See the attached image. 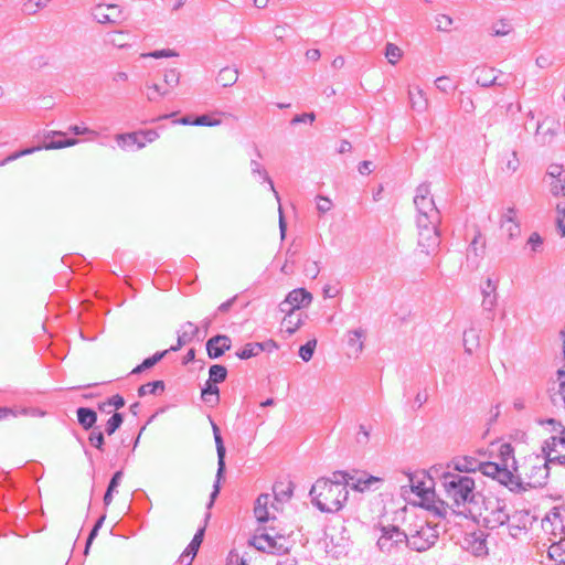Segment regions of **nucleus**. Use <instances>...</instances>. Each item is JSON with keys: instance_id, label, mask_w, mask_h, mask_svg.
Listing matches in <instances>:
<instances>
[{"instance_id": "obj_45", "label": "nucleus", "mask_w": 565, "mask_h": 565, "mask_svg": "<svg viewBox=\"0 0 565 565\" xmlns=\"http://www.w3.org/2000/svg\"><path fill=\"white\" fill-rule=\"evenodd\" d=\"M403 52L402 50L395 45L394 43H387L385 46V57L387 58L388 63L392 65H395L398 60L402 57Z\"/></svg>"}, {"instance_id": "obj_35", "label": "nucleus", "mask_w": 565, "mask_h": 565, "mask_svg": "<svg viewBox=\"0 0 565 565\" xmlns=\"http://www.w3.org/2000/svg\"><path fill=\"white\" fill-rule=\"evenodd\" d=\"M547 554L554 562L565 565V539L553 543L548 547Z\"/></svg>"}, {"instance_id": "obj_17", "label": "nucleus", "mask_w": 565, "mask_h": 565, "mask_svg": "<svg viewBox=\"0 0 565 565\" xmlns=\"http://www.w3.org/2000/svg\"><path fill=\"white\" fill-rule=\"evenodd\" d=\"M419 505L440 519H446L448 510L452 509L446 501L437 498L435 492H426L425 501H419Z\"/></svg>"}, {"instance_id": "obj_39", "label": "nucleus", "mask_w": 565, "mask_h": 565, "mask_svg": "<svg viewBox=\"0 0 565 565\" xmlns=\"http://www.w3.org/2000/svg\"><path fill=\"white\" fill-rule=\"evenodd\" d=\"M352 472L338 470L332 472V476L330 478H324L326 481H329L330 484H337L342 486L348 489L350 487Z\"/></svg>"}, {"instance_id": "obj_43", "label": "nucleus", "mask_w": 565, "mask_h": 565, "mask_svg": "<svg viewBox=\"0 0 565 565\" xmlns=\"http://www.w3.org/2000/svg\"><path fill=\"white\" fill-rule=\"evenodd\" d=\"M499 455L503 462V466H509V460L511 459L512 460L511 467H518L516 460L514 458V448L512 447L511 444H508V443L502 444L499 449Z\"/></svg>"}, {"instance_id": "obj_60", "label": "nucleus", "mask_w": 565, "mask_h": 565, "mask_svg": "<svg viewBox=\"0 0 565 565\" xmlns=\"http://www.w3.org/2000/svg\"><path fill=\"white\" fill-rule=\"evenodd\" d=\"M316 119V115L315 113H303V114H300V115H296L290 124L291 125H297V124H301V122H313Z\"/></svg>"}, {"instance_id": "obj_19", "label": "nucleus", "mask_w": 565, "mask_h": 565, "mask_svg": "<svg viewBox=\"0 0 565 565\" xmlns=\"http://www.w3.org/2000/svg\"><path fill=\"white\" fill-rule=\"evenodd\" d=\"M495 70L493 67L487 66H477L473 70V76L476 78V83L481 87H490L493 85L504 86L505 84L502 82H498L497 75H494Z\"/></svg>"}, {"instance_id": "obj_54", "label": "nucleus", "mask_w": 565, "mask_h": 565, "mask_svg": "<svg viewBox=\"0 0 565 565\" xmlns=\"http://www.w3.org/2000/svg\"><path fill=\"white\" fill-rule=\"evenodd\" d=\"M163 81L166 85L175 87L180 82V73L175 68L169 70L164 73Z\"/></svg>"}, {"instance_id": "obj_63", "label": "nucleus", "mask_w": 565, "mask_h": 565, "mask_svg": "<svg viewBox=\"0 0 565 565\" xmlns=\"http://www.w3.org/2000/svg\"><path fill=\"white\" fill-rule=\"evenodd\" d=\"M551 192L553 195H565V183L563 182V179H556L551 183Z\"/></svg>"}, {"instance_id": "obj_51", "label": "nucleus", "mask_w": 565, "mask_h": 565, "mask_svg": "<svg viewBox=\"0 0 565 565\" xmlns=\"http://www.w3.org/2000/svg\"><path fill=\"white\" fill-rule=\"evenodd\" d=\"M371 436V427H367L363 424L359 426V430L355 436V441L361 446H366L370 441Z\"/></svg>"}, {"instance_id": "obj_23", "label": "nucleus", "mask_w": 565, "mask_h": 565, "mask_svg": "<svg viewBox=\"0 0 565 565\" xmlns=\"http://www.w3.org/2000/svg\"><path fill=\"white\" fill-rule=\"evenodd\" d=\"M307 317L301 312L285 313L281 321V327L288 335L294 334L303 323V318Z\"/></svg>"}, {"instance_id": "obj_57", "label": "nucleus", "mask_w": 565, "mask_h": 565, "mask_svg": "<svg viewBox=\"0 0 565 565\" xmlns=\"http://www.w3.org/2000/svg\"><path fill=\"white\" fill-rule=\"evenodd\" d=\"M452 22V19L447 14H439L436 17L437 30L439 31H449Z\"/></svg>"}, {"instance_id": "obj_40", "label": "nucleus", "mask_w": 565, "mask_h": 565, "mask_svg": "<svg viewBox=\"0 0 565 565\" xmlns=\"http://www.w3.org/2000/svg\"><path fill=\"white\" fill-rule=\"evenodd\" d=\"M227 376V370L225 366L221 364H213L210 366L209 370V381L213 382L214 384L222 383L226 380Z\"/></svg>"}, {"instance_id": "obj_56", "label": "nucleus", "mask_w": 565, "mask_h": 565, "mask_svg": "<svg viewBox=\"0 0 565 565\" xmlns=\"http://www.w3.org/2000/svg\"><path fill=\"white\" fill-rule=\"evenodd\" d=\"M41 150V147H31V148H25V149H22L20 151H15L13 153H11L10 156H8L6 158V161L9 163V162H12L21 157H24V156H28V154H31V153H34L36 151H40Z\"/></svg>"}, {"instance_id": "obj_38", "label": "nucleus", "mask_w": 565, "mask_h": 565, "mask_svg": "<svg viewBox=\"0 0 565 565\" xmlns=\"http://www.w3.org/2000/svg\"><path fill=\"white\" fill-rule=\"evenodd\" d=\"M262 351H264L263 343H247L241 351L236 352V356L241 360H247L258 355Z\"/></svg>"}, {"instance_id": "obj_18", "label": "nucleus", "mask_w": 565, "mask_h": 565, "mask_svg": "<svg viewBox=\"0 0 565 565\" xmlns=\"http://www.w3.org/2000/svg\"><path fill=\"white\" fill-rule=\"evenodd\" d=\"M232 341L225 334H217L206 341V352L210 359H218L231 349Z\"/></svg>"}, {"instance_id": "obj_48", "label": "nucleus", "mask_w": 565, "mask_h": 565, "mask_svg": "<svg viewBox=\"0 0 565 565\" xmlns=\"http://www.w3.org/2000/svg\"><path fill=\"white\" fill-rule=\"evenodd\" d=\"M89 444L98 450H104L105 438L104 434L98 428H92L88 436Z\"/></svg>"}, {"instance_id": "obj_52", "label": "nucleus", "mask_w": 565, "mask_h": 565, "mask_svg": "<svg viewBox=\"0 0 565 565\" xmlns=\"http://www.w3.org/2000/svg\"><path fill=\"white\" fill-rule=\"evenodd\" d=\"M125 33L122 31L111 32L107 34V42L117 47H125L127 42L125 40Z\"/></svg>"}, {"instance_id": "obj_42", "label": "nucleus", "mask_w": 565, "mask_h": 565, "mask_svg": "<svg viewBox=\"0 0 565 565\" xmlns=\"http://www.w3.org/2000/svg\"><path fill=\"white\" fill-rule=\"evenodd\" d=\"M77 142H78L77 139H74V138H64V139L51 140L49 142H44L40 147H41V150L42 149H46V150L63 149L66 147H72V146L76 145Z\"/></svg>"}, {"instance_id": "obj_15", "label": "nucleus", "mask_w": 565, "mask_h": 565, "mask_svg": "<svg viewBox=\"0 0 565 565\" xmlns=\"http://www.w3.org/2000/svg\"><path fill=\"white\" fill-rule=\"evenodd\" d=\"M481 238V233L477 232L469 247L467 248V266L471 270H475L479 267L480 260L483 258L484 255L486 243L480 242Z\"/></svg>"}, {"instance_id": "obj_28", "label": "nucleus", "mask_w": 565, "mask_h": 565, "mask_svg": "<svg viewBox=\"0 0 565 565\" xmlns=\"http://www.w3.org/2000/svg\"><path fill=\"white\" fill-rule=\"evenodd\" d=\"M116 140L121 149H127L132 145H136L138 149H142L146 146V141L139 140V132L119 134L116 136Z\"/></svg>"}, {"instance_id": "obj_7", "label": "nucleus", "mask_w": 565, "mask_h": 565, "mask_svg": "<svg viewBox=\"0 0 565 565\" xmlns=\"http://www.w3.org/2000/svg\"><path fill=\"white\" fill-rule=\"evenodd\" d=\"M250 544L258 551L282 555L288 553V541L284 535H271L269 533H260L253 536Z\"/></svg>"}, {"instance_id": "obj_64", "label": "nucleus", "mask_w": 565, "mask_h": 565, "mask_svg": "<svg viewBox=\"0 0 565 565\" xmlns=\"http://www.w3.org/2000/svg\"><path fill=\"white\" fill-rule=\"evenodd\" d=\"M436 87L444 93L450 89V78L448 76H439L435 81Z\"/></svg>"}, {"instance_id": "obj_24", "label": "nucleus", "mask_w": 565, "mask_h": 565, "mask_svg": "<svg viewBox=\"0 0 565 565\" xmlns=\"http://www.w3.org/2000/svg\"><path fill=\"white\" fill-rule=\"evenodd\" d=\"M365 330L362 328H358L355 330H350L348 332V345L353 351L355 356H358L360 353H362L364 349V338H365Z\"/></svg>"}, {"instance_id": "obj_26", "label": "nucleus", "mask_w": 565, "mask_h": 565, "mask_svg": "<svg viewBox=\"0 0 565 565\" xmlns=\"http://www.w3.org/2000/svg\"><path fill=\"white\" fill-rule=\"evenodd\" d=\"M409 103L414 110L424 113L428 107V99L426 98L424 90L419 87L409 89L408 92Z\"/></svg>"}, {"instance_id": "obj_58", "label": "nucleus", "mask_w": 565, "mask_h": 565, "mask_svg": "<svg viewBox=\"0 0 565 565\" xmlns=\"http://www.w3.org/2000/svg\"><path fill=\"white\" fill-rule=\"evenodd\" d=\"M167 353H168V351H160V352H156L152 356L145 359L142 361L143 367H146L147 370L151 369L159 361H161L166 356Z\"/></svg>"}, {"instance_id": "obj_25", "label": "nucleus", "mask_w": 565, "mask_h": 565, "mask_svg": "<svg viewBox=\"0 0 565 565\" xmlns=\"http://www.w3.org/2000/svg\"><path fill=\"white\" fill-rule=\"evenodd\" d=\"M77 422L85 430L94 428L97 422V413L89 407H79L76 411Z\"/></svg>"}, {"instance_id": "obj_32", "label": "nucleus", "mask_w": 565, "mask_h": 565, "mask_svg": "<svg viewBox=\"0 0 565 565\" xmlns=\"http://www.w3.org/2000/svg\"><path fill=\"white\" fill-rule=\"evenodd\" d=\"M250 170L254 175H256V174L259 175L265 182L268 183L270 191H273L275 198L277 199V201H279L280 200L279 194L276 191L274 182L270 179V177L268 175L267 171L264 169V167L257 160H252L250 161Z\"/></svg>"}, {"instance_id": "obj_36", "label": "nucleus", "mask_w": 565, "mask_h": 565, "mask_svg": "<svg viewBox=\"0 0 565 565\" xmlns=\"http://www.w3.org/2000/svg\"><path fill=\"white\" fill-rule=\"evenodd\" d=\"M166 384L163 381L158 380L153 382L146 383L138 388V396L143 397L147 394L158 395L164 391Z\"/></svg>"}, {"instance_id": "obj_55", "label": "nucleus", "mask_w": 565, "mask_h": 565, "mask_svg": "<svg viewBox=\"0 0 565 565\" xmlns=\"http://www.w3.org/2000/svg\"><path fill=\"white\" fill-rule=\"evenodd\" d=\"M218 125H221V120L220 119H212L211 116H209V115L198 116L193 120V126H209V127H213V126H218Z\"/></svg>"}, {"instance_id": "obj_6", "label": "nucleus", "mask_w": 565, "mask_h": 565, "mask_svg": "<svg viewBox=\"0 0 565 565\" xmlns=\"http://www.w3.org/2000/svg\"><path fill=\"white\" fill-rule=\"evenodd\" d=\"M546 423L552 425L555 431L559 428V435L552 436L545 440L542 448L543 452L545 454L544 460L550 467L551 465H559L565 467V427H563L561 423L553 418L547 419Z\"/></svg>"}, {"instance_id": "obj_29", "label": "nucleus", "mask_w": 565, "mask_h": 565, "mask_svg": "<svg viewBox=\"0 0 565 565\" xmlns=\"http://www.w3.org/2000/svg\"><path fill=\"white\" fill-rule=\"evenodd\" d=\"M238 79V71L236 68L223 67L216 77V82L223 87L233 86Z\"/></svg>"}, {"instance_id": "obj_10", "label": "nucleus", "mask_w": 565, "mask_h": 565, "mask_svg": "<svg viewBox=\"0 0 565 565\" xmlns=\"http://www.w3.org/2000/svg\"><path fill=\"white\" fill-rule=\"evenodd\" d=\"M535 518L529 511L519 510L510 514V520L507 522L509 534L518 539L522 533H526L532 526Z\"/></svg>"}, {"instance_id": "obj_50", "label": "nucleus", "mask_w": 565, "mask_h": 565, "mask_svg": "<svg viewBox=\"0 0 565 565\" xmlns=\"http://www.w3.org/2000/svg\"><path fill=\"white\" fill-rule=\"evenodd\" d=\"M146 88L148 89L147 98L150 102H156L158 99V96H167L168 90H162V88L158 84H146Z\"/></svg>"}, {"instance_id": "obj_8", "label": "nucleus", "mask_w": 565, "mask_h": 565, "mask_svg": "<svg viewBox=\"0 0 565 565\" xmlns=\"http://www.w3.org/2000/svg\"><path fill=\"white\" fill-rule=\"evenodd\" d=\"M403 544L408 547L406 530H401L396 525L381 526L377 546L382 552L391 553L394 547H399Z\"/></svg>"}, {"instance_id": "obj_9", "label": "nucleus", "mask_w": 565, "mask_h": 565, "mask_svg": "<svg viewBox=\"0 0 565 565\" xmlns=\"http://www.w3.org/2000/svg\"><path fill=\"white\" fill-rule=\"evenodd\" d=\"M312 301V295L305 288L291 290L279 303V310L282 313L298 312L299 309L308 307Z\"/></svg>"}, {"instance_id": "obj_2", "label": "nucleus", "mask_w": 565, "mask_h": 565, "mask_svg": "<svg viewBox=\"0 0 565 565\" xmlns=\"http://www.w3.org/2000/svg\"><path fill=\"white\" fill-rule=\"evenodd\" d=\"M440 483L454 511L458 509L462 513L468 505L477 503L476 482L470 476L447 471L441 475Z\"/></svg>"}, {"instance_id": "obj_12", "label": "nucleus", "mask_w": 565, "mask_h": 565, "mask_svg": "<svg viewBox=\"0 0 565 565\" xmlns=\"http://www.w3.org/2000/svg\"><path fill=\"white\" fill-rule=\"evenodd\" d=\"M350 488L358 492L375 491L380 488L383 479L371 476L366 471H352Z\"/></svg>"}, {"instance_id": "obj_21", "label": "nucleus", "mask_w": 565, "mask_h": 565, "mask_svg": "<svg viewBox=\"0 0 565 565\" xmlns=\"http://www.w3.org/2000/svg\"><path fill=\"white\" fill-rule=\"evenodd\" d=\"M204 532H205V525L200 527L196 531V533L194 534L192 541L190 542V544L186 546V548L184 550V552L180 556V562L181 563H183L185 561V557H189V562L186 563V565H191L192 564V561L195 557V555H196V553H198V551L200 548V545L203 542Z\"/></svg>"}, {"instance_id": "obj_49", "label": "nucleus", "mask_w": 565, "mask_h": 565, "mask_svg": "<svg viewBox=\"0 0 565 565\" xmlns=\"http://www.w3.org/2000/svg\"><path fill=\"white\" fill-rule=\"evenodd\" d=\"M316 345H317V340L316 339L309 340L306 344L300 347V349H299V356L305 362L310 361L312 355H313Z\"/></svg>"}, {"instance_id": "obj_16", "label": "nucleus", "mask_w": 565, "mask_h": 565, "mask_svg": "<svg viewBox=\"0 0 565 565\" xmlns=\"http://www.w3.org/2000/svg\"><path fill=\"white\" fill-rule=\"evenodd\" d=\"M486 524L490 529H495L507 524L510 520V513L507 511V505L500 500H495L494 507L489 514L483 518Z\"/></svg>"}, {"instance_id": "obj_22", "label": "nucleus", "mask_w": 565, "mask_h": 565, "mask_svg": "<svg viewBox=\"0 0 565 565\" xmlns=\"http://www.w3.org/2000/svg\"><path fill=\"white\" fill-rule=\"evenodd\" d=\"M480 465L481 462L471 456L459 457L452 460L454 470L460 475L461 472H475L480 469Z\"/></svg>"}, {"instance_id": "obj_33", "label": "nucleus", "mask_w": 565, "mask_h": 565, "mask_svg": "<svg viewBox=\"0 0 565 565\" xmlns=\"http://www.w3.org/2000/svg\"><path fill=\"white\" fill-rule=\"evenodd\" d=\"M547 120L540 122L536 128V138L540 142L550 143L556 134L554 125L546 126Z\"/></svg>"}, {"instance_id": "obj_61", "label": "nucleus", "mask_w": 565, "mask_h": 565, "mask_svg": "<svg viewBox=\"0 0 565 565\" xmlns=\"http://www.w3.org/2000/svg\"><path fill=\"white\" fill-rule=\"evenodd\" d=\"M177 55H178V53L170 49L157 50V51H153V52L147 54V56H150L153 58L172 57V56H177Z\"/></svg>"}, {"instance_id": "obj_4", "label": "nucleus", "mask_w": 565, "mask_h": 565, "mask_svg": "<svg viewBox=\"0 0 565 565\" xmlns=\"http://www.w3.org/2000/svg\"><path fill=\"white\" fill-rule=\"evenodd\" d=\"M550 469L547 462L540 456L526 458L519 467L523 492L531 488L545 486L550 476Z\"/></svg>"}, {"instance_id": "obj_1", "label": "nucleus", "mask_w": 565, "mask_h": 565, "mask_svg": "<svg viewBox=\"0 0 565 565\" xmlns=\"http://www.w3.org/2000/svg\"><path fill=\"white\" fill-rule=\"evenodd\" d=\"M414 205L417 211L418 246L422 252L429 254L440 244L438 226L441 221L440 212L430 195L429 184L422 183L417 186Z\"/></svg>"}, {"instance_id": "obj_14", "label": "nucleus", "mask_w": 565, "mask_h": 565, "mask_svg": "<svg viewBox=\"0 0 565 565\" xmlns=\"http://www.w3.org/2000/svg\"><path fill=\"white\" fill-rule=\"evenodd\" d=\"M512 468L513 471L509 469V466L501 467L500 473H498L494 480L505 486L510 491L521 493L523 492V486L521 481V476H519V467Z\"/></svg>"}, {"instance_id": "obj_62", "label": "nucleus", "mask_w": 565, "mask_h": 565, "mask_svg": "<svg viewBox=\"0 0 565 565\" xmlns=\"http://www.w3.org/2000/svg\"><path fill=\"white\" fill-rule=\"evenodd\" d=\"M318 202H317V210L320 212V213H326L328 211L331 210L332 207V202L328 199V198H324V196H321L319 195L318 198Z\"/></svg>"}, {"instance_id": "obj_53", "label": "nucleus", "mask_w": 565, "mask_h": 565, "mask_svg": "<svg viewBox=\"0 0 565 565\" xmlns=\"http://www.w3.org/2000/svg\"><path fill=\"white\" fill-rule=\"evenodd\" d=\"M52 0H29L24 9L29 14L35 13L39 9L46 7Z\"/></svg>"}, {"instance_id": "obj_11", "label": "nucleus", "mask_w": 565, "mask_h": 565, "mask_svg": "<svg viewBox=\"0 0 565 565\" xmlns=\"http://www.w3.org/2000/svg\"><path fill=\"white\" fill-rule=\"evenodd\" d=\"M92 15L102 24H115L125 19L121 9L117 4L99 3L93 8Z\"/></svg>"}, {"instance_id": "obj_31", "label": "nucleus", "mask_w": 565, "mask_h": 565, "mask_svg": "<svg viewBox=\"0 0 565 565\" xmlns=\"http://www.w3.org/2000/svg\"><path fill=\"white\" fill-rule=\"evenodd\" d=\"M201 398L205 403H212L213 405L217 404L220 401V390L216 384L207 380L202 388Z\"/></svg>"}, {"instance_id": "obj_30", "label": "nucleus", "mask_w": 565, "mask_h": 565, "mask_svg": "<svg viewBox=\"0 0 565 565\" xmlns=\"http://www.w3.org/2000/svg\"><path fill=\"white\" fill-rule=\"evenodd\" d=\"M294 491V486L291 482H276L273 487V492L275 495V500L278 502H286L288 501Z\"/></svg>"}, {"instance_id": "obj_5", "label": "nucleus", "mask_w": 565, "mask_h": 565, "mask_svg": "<svg viewBox=\"0 0 565 565\" xmlns=\"http://www.w3.org/2000/svg\"><path fill=\"white\" fill-rule=\"evenodd\" d=\"M408 547L416 552H425L434 546L439 537L437 525L424 520H416L406 529Z\"/></svg>"}, {"instance_id": "obj_47", "label": "nucleus", "mask_w": 565, "mask_h": 565, "mask_svg": "<svg viewBox=\"0 0 565 565\" xmlns=\"http://www.w3.org/2000/svg\"><path fill=\"white\" fill-rule=\"evenodd\" d=\"M501 466L497 462L487 461L481 462L479 471H481L482 475L490 477L492 479H495L498 473H500Z\"/></svg>"}, {"instance_id": "obj_37", "label": "nucleus", "mask_w": 565, "mask_h": 565, "mask_svg": "<svg viewBox=\"0 0 565 565\" xmlns=\"http://www.w3.org/2000/svg\"><path fill=\"white\" fill-rule=\"evenodd\" d=\"M498 305V295H487L482 298L481 307L484 312V317L489 321L494 320V309Z\"/></svg>"}, {"instance_id": "obj_34", "label": "nucleus", "mask_w": 565, "mask_h": 565, "mask_svg": "<svg viewBox=\"0 0 565 565\" xmlns=\"http://www.w3.org/2000/svg\"><path fill=\"white\" fill-rule=\"evenodd\" d=\"M463 347L468 354H471L479 347V332L475 328L463 332Z\"/></svg>"}, {"instance_id": "obj_20", "label": "nucleus", "mask_w": 565, "mask_h": 565, "mask_svg": "<svg viewBox=\"0 0 565 565\" xmlns=\"http://www.w3.org/2000/svg\"><path fill=\"white\" fill-rule=\"evenodd\" d=\"M500 225L508 232L510 238H514L520 234V225L516 222V210L508 207L502 214Z\"/></svg>"}, {"instance_id": "obj_41", "label": "nucleus", "mask_w": 565, "mask_h": 565, "mask_svg": "<svg viewBox=\"0 0 565 565\" xmlns=\"http://www.w3.org/2000/svg\"><path fill=\"white\" fill-rule=\"evenodd\" d=\"M198 333H199V328L194 323L188 321L182 326V331L179 332L178 338L180 341L188 343V342L192 341L193 338H195L198 335Z\"/></svg>"}, {"instance_id": "obj_59", "label": "nucleus", "mask_w": 565, "mask_h": 565, "mask_svg": "<svg viewBox=\"0 0 565 565\" xmlns=\"http://www.w3.org/2000/svg\"><path fill=\"white\" fill-rule=\"evenodd\" d=\"M511 32V25L505 21H500L499 24L493 25L492 35L494 36H503Z\"/></svg>"}, {"instance_id": "obj_3", "label": "nucleus", "mask_w": 565, "mask_h": 565, "mask_svg": "<svg viewBox=\"0 0 565 565\" xmlns=\"http://www.w3.org/2000/svg\"><path fill=\"white\" fill-rule=\"evenodd\" d=\"M309 495L319 511L334 513L340 511L348 501L349 491L345 487L330 484L324 478H319L312 484Z\"/></svg>"}, {"instance_id": "obj_44", "label": "nucleus", "mask_w": 565, "mask_h": 565, "mask_svg": "<svg viewBox=\"0 0 565 565\" xmlns=\"http://www.w3.org/2000/svg\"><path fill=\"white\" fill-rule=\"evenodd\" d=\"M409 487L412 489V492L415 493L420 501H425L426 492H435L433 489L425 486L422 481H416L412 476H409Z\"/></svg>"}, {"instance_id": "obj_13", "label": "nucleus", "mask_w": 565, "mask_h": 565, "mask_svg": "<svg viewBox=\"0 0 565 565\" xmlns=\"http://www.w3.org/2000/svg\"><path fill=\"white\" fill-rule=\"evenodd\" d=\"M214 441H215L216 454H217V471H216V480L213 484V491L210 495V502L207 503V509H210L213 505L214 500L216 499V497L220 493V481L225 472L226 449H225L222 436L221 435L214 436Z\"/></svg>"}, {"instance_id": "obj_27", "label": "nucleus", "mask_w": 565, "mask_h": 565, "mask_svg": "<svg viewBox=\"0 0 565 565\" xmlns=\"http://www.w3.org/2000/svg\"><path fill=\"white\" fill-rule=\"evenodd\" d=\"M270 502L269 494H260L255 503L254 514L259 522L269 520L268 504Z\"/></svg>"}, {"instance_id": "obj_46", "label": "nucleus", "mask_w": 565, "mask_h": 565, "mask_svg": "<svg viewBox=\"0 0 565 565\" xmlns=\"http://www.w3.org/2000/svg\"><path fill=\"white\" fill-rule=\"evenodd\" d=\"M124 422V416L120 413H114L113 416L107 420L105 426V433L107 435H113L115 431L121 426Z\"/></svg>"}]
</instances>
